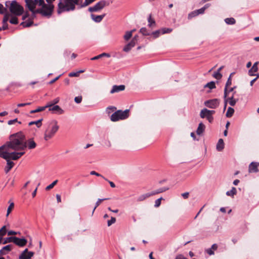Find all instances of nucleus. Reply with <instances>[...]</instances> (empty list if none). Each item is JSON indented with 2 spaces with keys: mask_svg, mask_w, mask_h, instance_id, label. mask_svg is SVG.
<instances>
[{
  "mask_svg": "<svg viewBox=\"0 0 259 259\" xmlns=\"http://www.w3.org/2000/svg\"><path fill=\"white\" fill-rule=\"evenodd\" d=\"M25 135L19 132L10 136L9 141L0 147V151L8 153L17 152V151H24L26 149Z\"/></svg>",
  "mask_w": 259,
  "mask_h": 259,
  "instance_id": "obj_1",
  "label": "nucleus"
},
{
  "mask_svg": "<svg viewBox=\"0 0 259 259\" xmlns=\"http://www.w3.org/2000/svg\"><path fill=\"white\" fill-rule=\"evenodd\" d=\"M25 152L8 153L7 151L2 152L0 151V157L4 158L7 161V165L5 168V171L8 173L14 166V163L11 161V159L16 160L24 155Z\"/></svg>",
  "mask_w": 259,
  "mask_h": 259,
  "instance_id": "obj_2",
  "label": "nucleus"
},
{
  "mask_svg": "<svg viewBox=\"0 0 259 259\" xmlns=\"http://www.w3.org/2000/svg\"><path fill=\"white\" fill-rule=\"evenodd\" d=\"M79 0H60L58 5L57 13L59 14L64 12L74 11L75 6L79 9Z\"/></svg>",
  "mask_w": 259,
  "mask_h": 259,
  "instance_id": "obj_3",
  "label": "nucleus"
},
{
  "mask_svg": "<svg viewBox=\"0 0 259 259\" xmlns=\"http://www.w3.org/2000/svg\"><path fill=\"white\" fill-rule=\"evenodd\" d=\"M5 6L11 15L21 16L24 13V8L15 0L6 1Z\"/></svg>",
  "mask_w": 259,
  "mask_h": 259,
  "instance_id": "obj_4",
  "label": "nucleus"
},
{
  "mask_svg": "<svg viewBox=\"0 0 259 259\" xmlns=\"http://www.w3.org/2000/svg\"><path fill=\"white\" fill-rule=\"evenodd\" d=\"M59 128L58 122L56 120L49 123L48 127L45 132L44 139L48 141L51 139L56 134Z\"/></svg>",
  "mask_w": 259,
  "mask_h": 259,
  "instance_id": "obj_5",
  "label": "nucleus"
},
{
  "mask_svg": "<svg viewBox=\"0 0 259 259\" xmlns=\"http://www.w3.org/2000/svg\"><path fill=\"white\" fill-rule=\"evenodd\" d=\"M40 7V8L36 10V13L44 17H50L52 15L54 9L53 4H46L44 1V3Z\"/></svg>",
  "mask_w": 259,
  "mask_h": 259,
  "instance_id": "obj_6",
  "label": "nucleus"
},
{
  "mask_svg": "<svg viewBox=\"0 0 259 259\" xmlns=\"http://www.w3.org/2000/svg\"><path fill=\"white\" fill-rule=\"evenodd\" d=\"M26 7L31 12L32 15L35 16L36 13L35 8L37 6H40L44 3V0H25Z\"/></svg>",
  "mask_w": 259,
  "mask_h": 259,
  "instance_id": "obj_7",
  "label": "nucleus"
},
{
  "mask_svg": "<svg viewBox=\"0 0 259 259\" xmlns=\"http://www.w3.org/2000/svg\"><path fill=\"white\" fill-rule=\"evenodd\" d=\"M129 110L126 109L124 111L119 110L113 113L110 119L112 121H117L119 120L125 119L129 116Z\"/></svg>",
  "mask_w": 259,
  "mask_h": 259,
  "instance_id": "obj_8",
  "label": "nucleus"
},
{
  "mask_svg": "<svg viewBox=\"0 0 259 259\" xmlns=\"http://www.w3.org/2000/svg\"><path fill=\"white\" fill-rule=\"evenodd\" d=\"M112 3V1L110 2L109 1H106L105 0H102L93 7H91L88 9V11L90 12H97L100 11L104 8L106 6H108Z\"/></svg>",
  "mask_w": 259,
  "mask_h": 259,
  "instance_id": "obj_9",
  "label": "nucleus"
},
{
  "mask_svg": "<svg viewBox=\"0 0 259 259\" xmlns=\"http://www.w3.org/2000/svg\"><path fill=\"white\" fill-rule=\"evenodd\" d=\"M236 92H234L231 97H228V96H225V94L224 95V110L226 109V106L227 104V103H229L230 106H234L238 101V98H235V94H236Z\"/></svg>",
  "mask_w": 259,
  "mask_h": 259,
  "instance_id": "obj_10",
  "label": "nucleus"
},
{
  "mask_svg": "<svg viewBox=\"0 0 259 259\" xmlns=\"http://www.w3.org/2000/svg\"><path fill=\"white\" fill-rule=\"evenodd\" d=\"M220 101L218 99L207 100L204 102V105L209 108L215 109L220 105Z\"/></svg>",
  "mask_w": 259,
  "mask_h": 259,
  "instance_id": "obj_11",
  "label": "nucleus"
},
{
  "mask_svg": "<svg viewBox=\"0 0 259 259\" xmlns=\"http://www.w3.org/2000/svg\"><path fill=\"white\" fill-rule=\"evenodd\" d=\"M25 143L26 149L28 148L29 150L33 149L36 147V143L35 142L33 138H29L27 140L25 137Z\"/></svg>",
  "mask_w": 259,
  "mask_h": 259,
  "instance_id": "obj_12",
  "label": "nucleus"
},
{
  "mask_svg": "<svg viewBox=\"0 0 259 259\" xmlns=\"http://www.w3.org/2000/svg\"><path fill=\"white\" fill-rule=\"evenodd\" d=\"M34 253L32 251H28L27 248H26L19 255V259H30L34 255Z\"/></svg>",
  "mask_w": 259,
  "mask_h": 259,
  "instance_id": "obj_13",
  "label": "nucleus"
},
{
  "mask_svg": "<svg viewBox=\"0 0 259 259\" xmlns=\"http://www.w3.org/2000/svg\"><path fill=\"white\" fill-rule=\"evenodd\" d=\"M206 110V108H204L202 109L200 113V116L202 118H206L209 122L211 123L213 121V117L212 116L208 114L207 112H205V110Z\"/></svg>",
  "mask_w": 259,
  "mask_h": 259,
  "instance_id": "obj_14",
  "label": "nucleus"
},
{
  "mask_svg": "<svg viewBox=\"0 0 259 259\" xmlns=\"http://www.w3.org/2000/svg\"><path fill=\"white\" fill-rule=\"evenodd\" d=\"M49 111H52L53 113L58 114H62L64 111L58 105H54V106L49 107Z\"/></svg>",
  "mask_w": 259,
  "mask_h": 259,
  "instance_id": "obj_15",
  "label": "nucleus"
},
{
  "mask_svg": "<svg viewBox=\"0 0 259 259\" xmlns=\"http://www.w3.org/2000/svg\"><path fill=\"white\" fill-rule=\"evenodd\" d=\"M27 242V241L25 238H19L16 237H15L14 238V243L20 246V247H23L24 246Z\"/></svg>",
  "mask_w": 259,
  "mask_h": 259,
  "instance_id": "obj_16",
  "label": "nucleus"
},
{
  "mask_svg": "<svg viewBox=\"0 0 259 259\" xmlns=\"http://www.w3.org/2000/svg\"><path fill=\"white\" fill-rule=\"evenodd\" d=\"M259 165V163L252 162L249 165L248 171L250 173L257 172L258 171L257 166Z\"/></svg>",
  "mask_w": 259,
  "mask_h": 259,
  "instance_id": "obj_17",
  "label": "nucleus"
},
{
  "mask_svg": "<svg viewBox=\"0 0 259 259\" xmlns=\"http://www.w3.org/2000/svg\"><path fill=\"white\" fill-rule=\"evenodd\" d=\"M35 16H33L32 15L29 18L28 20L23 21L20 23V25L23 27H29L32 26L33 24V19Z\"/></svg>",
  "mask_w": 259,
  "mask_h": 259,
  "instance_id": "obj_18",
  "label": "nucleus"
},
{
  "mask_svg": "<svg viewBox=\"0 0 259 259\" xmlns=\"http://www.w3.org/2000/svg\"><path fill=\"white\" fill-rule=\"evenodd\" d=\"M96 0H79V9L84 8L92 4Z\"/></svg>",
  "mask_w": 259,
  "mask_h": 259,
  "instance_id": "obj_19",
  "label": "nucleus"
},
{
  "mask_svg": "<svg viewBox=\"0 0 259 259\" xmlns=\"http://www.w3.org/2000/svg\"><path fill=\"white\" fill-rule=\"evenodd\" d=\"M125 89L124 85H114L112 87L111 90L110 91L111 94H113L115 93H118L120 91H123Z\"/></svg>",
  "mask_w": 259,
  "mask_h": 259,
  "instance_id": "obj_20",
  "label": "nucleus"
},
{
  "mask_svg": "<svg viewBox=\"0 0 259 259\" xmlns=\"http://www.w3.org/2000/svg\"><path fill=\"white\" fill-rule=\"evenodd\" d=\"M105 15V14H103L101 15H96L92 14H91V17L92 20L94 21L95 22L99 23L102 21V20L104 18Z\"/></svg>",
  "mask_w": 259,
  "mask_h": 259,
  "instance_id": "obj_21",
  "label": "nucleus"
},
{
  "mask_svg": "<svg viewBox=\"0 0 259 259\" xmlns=\"http://www.w3.org/2000/svg\"><path fill=\"white\" fill-rule=\"evenodd\" d=\"M12 249V245L9 244L3 247L2 249L0 250V254L6 255Z\"/></svg>",
  "mask_w": 259,
  "mask_h": 259,
  "instance_id": "obj_22",
  "label": "nucleus"
},
{
  "mask_svg": "<svg viewBox=\"0 0 259 259\" xmlns=\"http://www.w3.org/2000/svg\"><path fill=\"white\" fill-rule=\"evenodd\" d=\"M257 64V62H255V63H254L252 67L248 71V74L250 76H254L255 75L254 74V73L257 72L258 70Z\"/></svg>",
  "mask_w": 259,
  "mask_h": 259,
  "instance_id": "obj_23",
  "label": "nucleus"
},
{
  "mask_svg": "<svg viewBox=\"0 0 259 259\" xmlns=\"http://www.w3.org/2000/svg\"><path fill=\"white\" fill-rule=\"evenodd\" d=\"M135 46V44L133 41H131L124 46L123 51L125 52H128L133 47Z\"/></svg>",
  "mask_w": 259,
  "mask_h": 259,
  "instance_id": "obj_24",
  "label": "nucleus"
},
{
  "mask_svg": "<svg viewBox=\"0 0 259 259\" xmlns=\"http://www.w3.org/2000/svg\"><path fill=\"white\" fill-rule=\"evenodd\" d=\"M205 128V125L203 123L200 122L199 124L198 128L196 131L197 134L198 135H200L201 134H202L203 132L204 131Z\"/></svg>",
  "mask_w": 259,
  "mask_h": 259,
  "instance_id": "obj_25",
  "label": "nucleus"
},
{
  "mask_svg": "<svg viewBox=\"0 0 259 259\" xmlns=\"http://www.w3.org/2000/svg\"><path fill=\"white\" fill-rule=\"evenodd\" d=\"M224 148V143L222 139H220L217 144V150L218 151H222Z\"/></svg>",
  "mask_w": 259,
  "mask_h": 259,
  "instance_id": "obj_26",
  "label": "nucleus"
},
{
  "mask_svg": "<svg viewBox=\"0 0 259 259\" xmlns=\"http://www.w3.org/2000/svg\"><path fill=\"white\" fill-rule=\"evenodd\" d=\"M218 248V245L217 244H213L211 248H208L206 249V252L209 254V255H213L214 254V250H217Z\"/></svg>",
  "mask_w": 259,
  "mask_h": 259,
  "instance_id": "obj_27",
  "label": "nucleus"
},
{
  "mask_svg": "<svg viewBox=\"0 0 259 259\" xmlns=\"http://www.w3.org/2000/svg\"><path fill=\"white\" fill-rule=\"evenodd\" d=\"M59 101H60L59 98H56L55 99H54L53 100H52V101L47 103L46 106L48 108L54 106V105H56L55 104L58 103Z\"/></svg>",
  "mask_w": 259,
  "mask_h": 259,
  "instance_id": "obj_28",
  "label": "nucleus"
},
{
  "mask_svg": "<svg viewBox=\"0 0 259 259\" xmlns=\"http://www.w3.org/2000/svg\"><path fill=\"white\" fill-rule=\"evenodd\" d=\"M135 30H136L135 29H133L130 31H126L123 36L124 39L126 41L128 40L132 36L133 33Z\"/></svg>",
  "mask_w": 259,
  "mask_h": 259,
  "instance_id": "obj_29",
  "label": "nucleus"
},
{
  "mask_svg": "<svg viewBox=\"0 0 259 259\" xmlns=\"http://www.w3.org/2000/svg\"><path fill=\"white\" fill-rule=\"evenodd\" d=\"M148 21L149 27L153 28V27L155 26V25H156L155 21L154 19H152L151 15H149L148 19Z\"/></svg>",
  "mask_w": 259,
  "mask_h": 259,
  "instance_id": "obj_30",
  "label": "nucleus"
},
{
  "mask_svg": "<svg viewBox=\"0 0 259 259\" xmlns=\"http://www.w3.org/2000/svg\"><path fill=\"white\" fill-rule=\"evenodd\" d=\"M17 16H15V15H12V16H10L11 18L9 20L10 23L12 24H15V25L18 24L19 22H18V19L17 17Z\"/></svg>",
  "mask_w": 259,
  "mask_h": 259,
  "instance_id": "obj_31",
  "label": "nucleus"
},
{
  "mask_svg": "<svg viewBox=\"0 0 259 259\" xmlns=\"http://www.w3.org/2000/svg\"><path fill=\"white\" fill-rule=\"evenodd\" d=\"M47 108H48V107H47L46 105L45 106L39 107L35 110H33L30 111V113L33 114V113H35L36 112H41V111H44Z\"/></svg>",
  "mask_w": 259,
  "mask_h": 259,
  "instance_id": "obj_32",
  "label": "nucleus"
},
{
  "mask_svg": "<svg viewBox=\"0 0 259 259\" xmlns=\"http://www.w3.org/2000/svg\"><path fill=\"white\" fill-rule=\"evenodd\" d=\"M232 84V79H231V78L230 77H229V78H228V80L227 81V82L226 83V85H225V89H224V91H225V96L226 97V94H227V92L228 91V88Z\"/></svg>",
  "mask_w": 259,
  "mask_h": 259,
  "instance_id": "obj_33",
  "label": "nucleus"
},
{
  "mask_svg": "<svg viewBox=\"0 0 259 259\" xmlns=\"http://www.w3.org/2000/svg\"><path fill=\"white\" fill-rule=\"evenodd\" d=\"M236 193V189L235 187H232L230 191H228L226 192V195L227 196L233 197Z\"/></svg>",
  "mask_w": 259,
  "mask_h": 259,
  "instance_id": "obj_34",
  "label": "nucleus"
},
{
  "mask_svg": "<svg viewBox=\"0 0 259 259\" xmlns=\"http://www.w3.org/2000/svg\"><path fill=\"white\" fill-rule=\"evenodd\" d=\"M149 197H150L149 193H147L139 196L137 199V201H142Z\"/></svg>",
  "mask_w": 259,
  "mask_h": 259,
  "instance_id": "obj_35",
  "label": "nucleus"
},
{
  "mask_svg": "<svg viewBox=\"0 0 259 259\" xmlns=\"http://www.w3.org/2000/svg\"><path fill=\"white\" fill-rule=\"evenodd\" d=\"M42 119H39L36 121H31L29 123L28 125L29 126L32 125L33 124H35L38 127H39L41 125V121Z\"/></svg>",
  "mask_w": 259,
  "mask_h": 259,
  "instance_id": "obj_36",
  "label": "nucleus"
},
{
  "mask_svg": "<svg viewBox=\"0 0 259 259\" xmlns=\"http://www.w3.org/2000/svg\"><path fill=\"white\" fill-rule=\"evenodd\" d=\"M3 15H4V17H3L2 23H8V21L9 20V18H10V16H12L11 14H10L8 12Z\"/></svg>",
  "mask_w": 259,
  "mask_h": 259,
  "instance_id": "obj_37",
  "label": "nucleus"
},
{
  "mask_svg": "<svg viewBox=\"0 0 259 259\" xmlns=\"http://www.w3.org/2000/svg\"><path fill=\"white\" fill-rule=\"evenodd\" d=\"M84 72V70H79L77 72H71L69 73L68 76L69 77H78L80 73Z\"/></svg>",
  "mask_w": 259,
  "mask_h": 259,
  "instance_id": "obj_38",
  "label": "nucleus"
},
{
  "mask_svg": "<svg viewBox=\"0 0 259 259\" xmlns=\"http://www.w3.org/2000/svg\"><path fill=\"white\" fill-rule=\"evenodd\" d=\"M225 22L227 24L233 25L235 23L236 21L233 18H227L225 19Z\"/></svg>",
  "mask_w": 259,
  "mask_h": 259,
  "instance_id": "obj_39",
  "label": "nucleus"
},
{
  "mask_svg": "<svg viewBox=\"0 0 259 259\" xmlns=\"http://www.w3.org/2000/svg\"><path fill=\"white\" fill-rule=\"evenodd\" d=\"M234 112V109L233 108L230 107L228 108L226 115L227 117H231L232 116Z\"/></svg>",
  "mask_w": 259,
  "mask_h": 259,
  "instance_id": "obj_40",
  "label": "nucleus"
},
{
  "mask_svg": "<svg viewBox=\"0 0 259 259\" xmlns=\"http://www.w3.org/2000/svg\"><path fill=\"white\" fill-rule=\"evenodd\" d=\"M204 87L205 88H208L210 90L214 89L215 88V82L214 81H210L209 82H208L204 85Z\"/></svg>",
  "mask_w": 259,
  "mask_h": 259,
  "instance_id": "obj_41",
  "label": "nucleus"
},
{
  "mask_svg": "<svg viewBox=\"0 0 259 259\" xmlns=\"http://www.w3.org/2000/svg\"><path fill=\"white\" fill-rule=\"evenodd\" d=\"M162 34L161 29L157 30L151 33L150 35H152L154 38H157L159 36L160 34Z\"/></svg>",
  "mask_w": 259,
  "mask_h": 259,
  "instance_id": "obj_42",
  "label": "nucleus"
},
{
  "mask_svg": "<svg viewBox=\"0 0 259 259\" xmlns=\"http://www.w3.org/2000/svg\"><path fill=\"white\" fill-rule=\"evenodd\" d=\"M14 238H15V237H9L6 238L4 239V240L3 242V244H7L8 243H10V242L14 243Z\"/></svg>",
  "mask_w": 259,
  "mask_h": 259,
  "instance_id": "obj_43",
  "label": "nucleus"
},
{
  "mask_svg": "<svg viewBox=\"0 0 259 259\" xmlns=\"http://www.w3.org/2000/svg\"><path fill=\"white\" fill-rule=\"evenodd\" d=\"M140 32L142 33L144 35H150L151 33L149 32L147 28L145 27H142L140 29Z\"/></svg>",
  "mask_w": 259,
  "mask_h": 259,
  "instance_id": "obj_44",
  "label": "nucleus"
},
{
  "mask_svg": "<svg viewBox=\"0 0 259 259\" xmlns=\"http://www.w3.org/2000/svg\"><path fill=\"white\" fill-rule=\"evenodd\" d=\"M8 12L7 8L4 7L3 5L0 4V14H4Z\"/></svg>",
  "mask_w": 259,
  "mask_h": 259,
  "instance_id": "obj_45",
  "label": "nucleus"
},
{
  "mask_svg": "<svg viewBox=\"0 0 259 259\" xmlns=\"http://www.w3.org/2000/svg\"><path fill=\"white\" fill-rule=\"evenodd\" d=\"M109 198H104V199H98L97 201L96 202L95 204V206L93 209V213H94L95 210L96 209V208L101 204V203L104 200H108Z\"/></svg>",
  "mask_w": 259,
  "mask_h": 259,
  "instance_id": "obj_46",
  "label": "nucleus"
},
{
  "mask_svg": "<svg viewBox=\"0 0 259 259\" xmlns=\"http://www.w3.org/2000/svg\"><path fill=\"white\" fill-rule=\"evenodd\" d=\"M7 233V229L6 226H4L1 229H0V236L3 237L5 236Z\"/></svg>",
  "mask_w": 259,
  "mask_h": 259,
  "instance_id": "obj_47",
  "label": "nucleus"
},
{
  "mask_svg": "<svg viewBox=\"0 0 259 259\" xmlns=\"http://www.w3.org/2000/svg\"><path fill=\"white\" fill-rule=\"evenodd\" d=\"M14 203L13 202L10 203L8 209H7V213L6 216L8 217L9 214L11 213L12 210L14 208Z\"/></svg>",
  "mask_w": 259,
  "mask_h": 259,
  "instance_id": "obj_48",
  "label": "nucleus"
},
{
  "mask_svg": "<svg viewBox=\"0 0 259 259\" xmlns=\"http://www.w3.org/2000/svg\"><path fill=\"white\" fill-rule=\"evenodd\" d=\"M198 16V14L196 11V10L191 12L188 14V19H191L193 17H195L196 16Z\"/></svg>",
  "mask_w": 259,
  "mask_h": 259,
  "instance_id": "obj_49",
  "label": "nucleus"
},
{
  "mask_svg": "<svg viewBox=\"0 0 259 259\" xmlns=\"http://www.w3.org/2000/svg\"><path fill=\"white\" fill-rule=\"evenodd\" d=\"M213 77L217 79H220L222 77V75L220 72H219V71H216L213 73Z\"/></svg>",
  "mask_w": 259,
  "mask_h": 259,
  "instance_id": "obj_50",
  "label": "nucleus"
},
{
  "mask_svg": "<svg viewBox=\"0 0 259 259\" xmlns=\"http://www.w3.org/2000/svg\"><path fill=\"white\" fill-rule=\"evenodd\" d=\"M58 182V180H55V181H54L52 183H51L50 185H49V186H48L46 188V190L47 191H48L51 189H52L55 185H56V184Z\"/></svg>",
  "mask_w": 259,
  "mask_h": 259,
  "instance_id": "obj_51",
  "label": "nucleus"
},
{
  "mask_svg": "<svg viewBox=\"0 0 259 259\" xmlns=\"http://www.w3.org/2000/svg\"><path fill=\"white\" fill-rule=\"evenodd\" d=\"M116 222V219L114 217H111L110 220H108L107 222L108 226L109 227L112 225L113 224L115 223Z\"/></svg>",
  "mask_w": 259,
  "mask_h": 259,
  "instance_id": "obj_52",
  "label": "nucleus"
},
{
  "mask_svg": "<svg viewBox=\"0 0 259 259\" xmlns=\"http://www.w3.org/2000/svg\"><path fill=\"white\" fill-rule=\"evenodd\" d=\"M90 174L91 175H95L97 177H101L102 178H103L105 181H107V179L106 178H105L104 176H103L102 175H101V174L96 172L95 171H91V172H90Z\"/></svg>",
  "mask_w": 259,
  "mask_h": 259,
  "instance_id": "obj_53",
  "label": "nucleus"
},
{
  "mask_svg": "<svg viewBox=\"0 0 259 259\" xmlns=\"http://www.w3.org/2000/svg\"><path fill=\"white\" fill-rule=\"evenodd\" d=\"M162 34L168 33L172 31V29L169 28H163L161 29Z\"/></svg>",
  "mask_w": 259,
  "mask_h": 259,
  "instance_id": "obj_54",
  "label": "nucleus"
},
{
  "mask_svg": "<svg viewBox=\"0 0 259 259\" xmlns=\"http://www.w3.org/2000/svg\"><path fill=\"white\" fill-rule=\"evenodd\" d=\"M162 199V198L161 197L160 198H158L157 199V200H155V204H154V206L155 207H159L160 204H161V200Z\"/></svg>",
  "mask_w": 259,
  "mask_h": 259,
  "instance_id": "obj_55",
  "label": "nucleus"
},
{
  "mask_svg": "<svg viewBox=\"0 0 259 259\" xmlns=\"http://www.w3.org/2000/svg\"><path fill=\"white\" fill-rule=\"evenodd\" d=\"M16 122H18L19 124L21 123V121H18L17 118H15L14 119L10 120L8 121V124L9 125H12V124H14V123H15Z\"/></svg>",
  "mask_w": 259,
  "mask_h": 259,
  "instance_id": "obj_56",
  "label": "nucleus"
},
{
  "mask_svg": "<svg viewBox=\"0 0 259 259\" xmlns=\"http://www.w3.org/2000/svg\"><path fill=\"white\" fill-rule=\"evenodd\" d=\"M116 109V107H113V106H110V107H108L107 108L106 111L109 114V113H110L111 112H113Z\"/></svg>",
  "mask_w": 259,
  "mask_h": 259,
  "instance_id": "obj_57",
  "label": "nucleus"
},
{
  "mask_svg": "<svg viewBox=\"0 0 259 259\" xmlns=\"http://www.w3.org/2000/svg\"><path fill=\"white\" fill-rule=\"evenodd\" d=\"M82 101V97L81 96H77L75 97L74 98V101L77 103L79 104Z\"/></svg>",
  "mask_w": 259,
  "mask_h": 259,
  "instance_id": "obj_58",
  "label": "nucleus"
},
{
  "mask_svg": "<svg viewBox=\"0 0 259 259\" xmlns=\"http://www.w3.org/2000/svg\"><path fill=\"white\" fill-rule=\"evenodd\" d=\"M236 87H234L233 88H228V91L227 92L226 96H228L229 94L231 92H235L234 90L235 89H236Z\"/></svg>",
  "mask_w": 259,
  "mask_h": 259,
  "instance_id": "obj_59",
  "label": "nucleus"
},
{
  "mask_svg": "<svg viewBox=\"0 0 259 259\" xmlns=\"http://www.w3.org/2000/svg\"><path fill=\"white\" fill-rule=\"evenodd\" d=\"M167 190H168V188H165V187L159 188V189H157L158 193L159 194V193H160L164 192L166 191Z\"/></svg>",
  "mask_w": 259,
  "mask_h": 259,
  "instance_id": "obj_60",
  "label": "nucleus"
},
{
  "mask_svg": "<svg viewBox=\"0 0 259 259\" xmlns=\"http://www.w3.org/2000/svg\"><path fill=\"white\" fill-rule=\"evenodd\" d=\"M196 11L198 15L199 14H203L205 11L204 10V9H203V8H201L200 9L196 10Z\"/></svg>",
  "mask_w": 259,
  "mask_h": 259,
  "instance_id": "obj_61",
  "label": "nucleus"
},
{
  "mask_svg": "<svg viewBox=\"0 0 259 259\" xmlns=\"http://www.w3.org/2000/svg\"><path fill=\"white\" fill-rule=\"evenodd\" d=\"M149 197H151L152 196L155 195L156 194H158V191L157 190L153 191L151 192H149Z\"/></svg>",
  "mask_w": 259,
  "mask_h": 259,
  "instance_id": "obj_62",
  "label": "nucleus"
},
{
  "mask_svg": "<svg viewBox=\"0 0 259 259\" xmlns=\"http://www.w3.org/2000/svg\"><path fill=\"white\" fill-rule=\"evenodd\" d=\"M2 29H3V30H5L8 29V23H3V26L2 27Z\"/></svg>",
  "mask_w": 259,
  "mask_h": 259,
  "instance_id": "obj_63",
  "label": "nucleus"
},
{
  "mask_svg": "<svg viewBox=\"0 0 259 259\" xmlns=\"http://www.w3.org/2000/svg\"><path fill=\"white\" fill-rule=\"evenodd\" d=\"M175 259H188L182 254H179L176 256Z\"/></svg>",
  "mask_w": 259,
  "mask_h": 259,
  "instance_id": "obj_64",
  "label": "nucleus"
}]
</instances>
